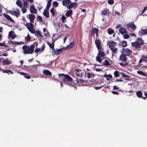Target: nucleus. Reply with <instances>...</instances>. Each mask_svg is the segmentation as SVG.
I'll use <instances>...</instances> for the list:
<instances>
[{
  "instance_id": "1",
  "label": "nucleus",
  "mask_w": 147,
  "mask_h": 147,
  "mask_svg": "<svg viewBox=\"0 0 147 147\" xmlns=\"http://www.w3.org/2000/svg\"><path fill=\"white\" fill-rule=\"evenodd\" d=\"M37 47L38 45V43L35 42L33 44L31 45L30 46L26 45L23 46L22 49L23 50V53L26 54H32L34 53V49L35 47V45Z\"/></svg>"
},
{
  "instance_id": "2",
  "label": "nucleus",
  "mask_w": 147,
  "mask_h": 147,
  "mask_svg": "<svg viewBox=\"0 0 147 147\" xmlns=\"http://www.w3.org/2000/svg\"><path fill=\"white\" fill-rule=\"evenodd\" d=\"M144 41L141 38H137L136 41L131 43L132 46L135 48L134 50H140L141 46L144 45Z\"/></svg>"
},
{
  "instance_id": "3",
  "label": "nucleus",
  "mask_w": 147,
  "mask_h": 147,
  "mask_svg": "<svg viewBox=\"0 0 147 147\" xmlns=\"http://www.w3.org/2000/svg\"><path fill=\"white\" fill-rule=\"evenodd\" d=\"M58 75L59 77H62L61 80L63 82L67 84H69V86H73V85L71 84L72 79L71 78L69 75L66 74L65 75L62 74H59Z\"/></svg>"
},
{
  "instance_id": "4",
  "label": "nucleus",
  "mask_w": 147,
  "mask_h": 147,
  "mask_svg": "<svg viewBox=\"0 0 147 147\" xmlns=\"http://www.w3.org/2000/svg\"><path fill=\"white\" fill-rule=\"evenodd\" d=\"M16 10L15 11L10 10L9 13L11 14L18 18L20 15V12L18 8L16 9Z\"/></svg>"
},
{
  "instance_id": "5",
  "label": "nucleus",
  "mask_w": 147,
  "mask_h": 147,
  "mask_svg": "<svg viewBox=\"0 0 147 147\" xmlns=\"http://www.w3.org/2000/svg\"><path fill=\"white\" fill-rule=\"evenodd\" d=\"M76 76L77 77H78L80 78H82L84 73V71L82 70L77 69L76 70Z\"/></svg>"
},
{
  "instance_id": "6",
  "label": "nucleus",
  "mask_w": 147,
  "mask_h": 147,
  "mask_svg": "<svg viewBox=\"0 0 147 147\" xmlns=\"http://www.w3.org/2000/svg\"><path fill=\"white\" fill-rule=\"evenodd\" d=\"M95 43L98 50L101 49V41L99 39H97L96 38V39L95 40Z\"/></svg>"
},
{
  "instance_id": "7",
  "label": "nucleus",
  "mask_w": 147,
  "mask_h": 147,
  "mask_svg": "<svg viewBox=\"0 0 147 147\" xmlns=\"http://www.w3.org/2000/svg\"><path fill=\"white\" fill-rule=\"evenodd\" d=\"M78 5V4L76 2H71L69 3L67 6V8L70 9L72 8H76Z\"/></svg>"
},
{
  "instance_id": "8",
  "label": "nucleus",
  "mask_w": 147,
  "mask_h": 147,
  "mask_svg": "<svg viewBox=\"0 0 147 147\" xmlns=\"http://www.w3.org/2000/svg\"><path fill=\"white\" fill-rule=\"evenodd\" d=\"M116 44V42L113 41H108L107 43V45L109 46L110 48L115 47Z\"/></svg>"
},
{
  "instance_id": "9",
  "label": "nucleus",
  "mask_w": 147,
  "mask_h": 147,
  "mask_svg": "<svg viewBox=\"0 0 147 147\" xmlns=\"http://www.w3.org/2000/svg\"><path fill=\"white\" fill-rule=\"evenodd\" d=\"M131 50L128 49H123L122 53L126 56H129L131 54Z\"/></svg>"
},
{
  "instance_id": "10",
  "label": "nucleus",
  "mask_w": 147,
  "mask_h": 147,
  "mask_svg": "<svg viewBox=\"0 0 147 147\" xmlns=\"http://www.w3.org/2000/svg\"><path fill=\"white\" fill-rule=\"evenodd\" d=\"M127 28H131L132 30H134L136 29V26L134 23H130L126 25Z\"/></svg>"
},
{
  "instance_id": "11",
  "label": "nucleus",
  "mask_w": 147,
  "mask_h": 147,
  "mask_svg": "<svg viewBox=\"0 0 147 147\" xmlns=\"http://www.w3.org/2000/svg\"><path fill=\"white\" fill-rule=\"evenodd\" d=\"M30 13H32L36 14L37 12V10L33 5H32L30 6Z\"/></svg>"
},
{
  "instance_id": "12",
  "label": "nucleus",
  "mask_w": 147,
  "mask_h": 147,
  "mask_svg": "<svg viewBox=\"0 0 147 147\" xmlns=\"http://www.w3.org/2000/svg\"><path fill=\"white\" fill-rule=\"evenodd\" d=\"M27 27L29 31L31 33H35L36 32L35 29L33 28H30L28 23H27L25 25H24Z\"/></svg>"
},
{
  "instance_id": "13",
  "label": "nucleus",
  "mask_w": 147,
  "mask_h": 147,
  "mask_svg": "<svg viewBox=\"0 0 147 147\" xmlns=\"http://www.w3.org/2000/svg\"><path fill=\"white\" fill-rule=\"evenodd\" d=\"M99 30L97 28H93L92 30L91 31L90 34L91 36H94V35L97 32H98Z\"/></svg>"
},
{
  "instance_id": "14",
  "label": "nucleus",
  "mask_w": 147,
  "mask_h": 147,
  "mask_svg": "<svg viewBox=\"0 0 147 147\" xmlns=\"http://www.w3.org/2000/svg\"><path fill=\"white\" fill-rule=\"evenodd\" d=\"M119 60L120 61L125 62L127 60V58L126 55L122 54L120 55Z\"/></svg>"
},
{
  "instance_id": "15",
  "label": "nucleus",
  "mask_w": 147,
  "mask_h": 147,
  "mask_svg": "<svg viewBox=\"0 0 147 147\" xmlns=\"http://www.w3.org/2000/svg\"><path fill=\"white\" fill-rule=\"evenodd\" d=\"M119 30V32L121 34H124L127 33L126 29L123 27H121Z\"/></svg>"
},
{
  "instance_id": "16",
  "label": "nucleus",
  "mask_w": 147,
  "mask_h": 147,
  "mask_svg": "<svg viewBox=\"0 0 147 147\" xmlns=\"http://www.w3.org/2000/svg\"><path fill=\"white\" fill-rule=\"evenodd\" d=\"M139 36H142V35L144 34H147V29L143 30L142 29L139 32Z\"/></svg>"
},
{
  "instance_id": "17",
  "label": "nucleus",
  "mask_w": 147,
  "mask_h": 147,
  "mask_svg": "<svg viewBox=\"0 0 147 147\" xmlns=\"http://www.w3.org/2000/svg\"><path fill=\"white\" fill-rule=\"evenodd\" d=\"M3 16L9 21L12 22H14V20L8 15L6 13H4L3 14Z\"/></svg>"
},
{
  "instance_id": "18",
  "label": "nucleus",
  "mask_w": 147,
  "mask_h": 147,
  "mask_svg": "<svg viewBox=\"0 0 147 147\" xmlns=\"http://www.w3.org/2000/svg\"><path fill=\"white\" fill-rule=\"evenodd\" d=\"M28 18L30 20V22H34V20L35 19V16L34 15L30 14H29Z\"/></svg>"
},
{
  "instance_id": "19",
  "label": "nucleus",
  "mask_w": 147,
  "mask_h": 147,
  "mask_svg": "<svg viewBox=\"0 0 147 147\" xmlns=\"http://www.w3.org/2000/svg\"><path fill=\"white\" fill-rule=\"evenodd\" d=\"M43 14L46 17L49 18V9H45L43 13Z\"/></svg>"
},
{
  "instance_id": "20",
  "label": "nucleus",
  "mask_w": 147,
  "mask_h": 147,
  "mask_svg": "<svg viewBox=\"0 0 147 147\" xmlns=\"http://www.w3.org/2000/svg\"><path fill=\"white\" fill-rule=\"evenodd\" d=\"M54 40H53L52 41V43L49 42V41H47V44L48 45L50 48L51 49H52V50H53L54 49Z\"/></svg>"
},
{
  "instance_id": "21",
  "label": "nucleus",
  "mask_w": 147,
  "mask_h": 147,
  "mask_svg": "<svg viewBox=\"0 0 147 147\" xmlns=\"http://www.w3.org/2000/svg\"><path fill=\"white\" fill-rule=\"evenodd\" d=\"M74 41L71 42L69 45L64 48V50H68L70 49L74 46Z\"/></svg>"
},
{
  "instance_id": "22",
  "label": "nucleus",
  "mask_w": 147,
  "mask_h": 147,
  "mask_svg": "<svg viewBox=\"0 0 147 147\" xmlns=\"http://www.w3.org/2000/svg\"><path fill=\"white\" fill-rule=\"evenodd\" d=\"M11 63V61L9 60L8 58H6V60H4L2 62V64L3 65L10 64Z\"/></svg>"
},
{
  "instance_id": "23",
  "label": "nucleus",
  "mask_w": 147,
  "mask_h": 147,
  "mask_svg": "<svg viewBox=\"0 0 147 147\" xmlns=\"http://www.w3.org/2000/svg\"><path fill=\"white\" fill-rule=\"evenodd\" d=\"M64 50V48L63 47L59 49L56 51H54V53L56 55H59L61 52L63 51V50Z\"/></svg>"
},
{
  "instance_id": "24",
  "label": "nucleus",
  "mask_w": 147,
  "mask_h": 147,
  "mask_svg": "<svg viewBox=\"0 0 147 147\" xmlns=\"http://www.w3.org/2000/svg\"><path fill=\"white\" fill-rule=\"evenodd\" d=\"M43 73L46 76H52L51 73L49 71L47 70H44Z\"/></svg>"
},
{
  "instance_id": "25",
  "label": "nucleus",
  "mask_w": 147,
  "mask_h": 147,
  "mask_svg": "<svg viewBox=\"0 0 147 147\" xmlns=\"http://www.w3.org/2000/svg\"><path fill=\"white\" fill-rule=\"evenodd\" d=\"M71 2L70 0H63L62 2V4L65 6H67L68 4Z\"/></svg>"
},
{
  "instance_id": "26",
  "label": "nucleus",
  "mask_w": 147,
  "mask_h": 147,
  "mask_svg": "<svg viewBox=\"0 0 147 147\" xmlns=\"http://www.w3.org/2000/svg\"><path fill=\"white\" fill-rule=\"evenodd\" d=\"M72 13L73 12L72 10H67L65 13V15L67 17H68L70 16L72 14Z\"/></svg>"
},
{
  "instance_id": "27",
  "label": "nucleus",
  "mask_w": 147,
  "mask_h": 147,
  "mask_svg": "<svg viewBox=\"0 0 147 147\" xmlns=\"http://www.w3.org/2000/svg\"><path fill=\"white\" fill-rule=\"evenodd\" d=\"M16 4L20 8H22L23 6L21 1L20 0H17L16 2Z\"/></svg>"
},
{
  "instance_id": "28",
  "label": "nucleus",
  "mask_w": 147,
  "mask_h": 147,
  "mask_svg": "<svg viewBox=\"0 0 147 147\" xmlns=\"http://www.w3.org/2000/svg\"><path fill=\"white\" fill-rule=\"evenodd\" d=\"M98 55L100 57H103L105 55V53L103 51L100 50H98Z\"/></svg>"
},
{
  "instance_id": "29",
  "label": "nucleus",
  "mask_w": 147,
  "mask_h": 147,
  "mask_svg": "<svg viewBox=\"0 0 147 147\" xmlns=\"http://www.w3.org/2000/svg\"><path fill=\"white\" fill-rule=\"evenodd\" d=\"M111 64L109 62V61L107 60H105L102 62L101 65L109 66Z\"/></svg>"
},
{
  "instance_id": "30",
  "label": "nucleus",
  "mask_w": 147,
  "mask_h": 147,
  "mask_svg": "<svg viewBox=\"0 0 147 147\" xmlns=\"http://www.w3.org/2000/svg\"><path fill=\"white\" fill-rule=\"evenodd\" d=\"M23 2L24 7L28 8L29 4L28 0H23Z\"/></svg>"
},
{
  "instance_id": "31",
  "label": "nucleus",
  "mask_w": 147,
  "mask_h": 147,
  "mask_svg": "<svg viewBox=\"0 0 147 147\" xmlns=\"http://www.w3.org/2000/svg\"><path fill=\"white\" fill-rule=\"evenodd\" d=\"M110 50L112 51V55H113L115 54H116L117 51V49L116 47H113L110 48Z\"/></svg>"
},
{
  "instance_id": "32",
  "label": "nucleus",
  "mask_w": 147,
  "mask_h": 147,
  "mask_svg": "<svg viewBox=\"0 0 147 147\" xmlns=\"http://www.w3.org/2000/svg\"><path fill=\"white\" fill-rule=\"evenodd\" d=\"M20 74L24 76V77L27 79H30V77L27 73H25L23 72L20 73Z\"/></svg>"
},
{
  "instance_id": "33",
  "label": "nucleus",
  "mask_w": 147,
  "mask_h": 147,
  "mask_svg": "<svg viewBox=\"0 0 147 147\" xmlns=\"http://www.w3.org/2000/svg\"><path fill=\"white\" fill-rule=\"evenodd\" d=\"M13 31H11L9 32V36L13 39L15 38L16 37V35L13 34Z\"/></svg>"
},
{
  "instance_id": "34",
  "label": "nucleus",
  "mask_w": 147,
  "mask_h": 147,
  "mask_svg": "<svg viewBox=\"0 0 147 147\" xmlns=\"http://www.w3.org/2000/svg\"><path fill=\"white\" fill-rule=\"evenodd\" d=\"M0 71H2L3 73H6L7 74L10 73L11 74H13V72L11 70H3L1 69Z\"/></svg>"
},
{
  "instance_id": "35",
  "label": "nucleus",
  "mask_w": 147,
  "mask_h": 147,
  "mask_svg": "<svg viewBox=\"0 0 147 147\" xmlns=\"http://www.w3.org/2000/svg\"><path fill=\"white\" fill-rule=\"evenodd\" d=\"M87 76L88 79H90V78H92L94 77L95 75L94 74H92V73L88 72L87 74Z\"/></svg>"
},
{
  "instance_id": "36",
  "label": "nucleus",
  "mask_w": 147,
  "mask_h": 147,
  "mask_svg": "<svg viewBox=\"0 0 147 147\" xmlns=\"http://www.w3.org/2000/svg\"><path fill=\"white\" fill-rule=\"evenodd\" d=\"M136 94L138 98H142V93L141 91H139L136 92Z\"/></svg>"
},
{
  "instance_id": "37",
  "label": "nucleus",
  "mask_w": 147,
  "mask_h": 147,
  "mask_svg": "<svg viewBox=\"0 0 147 147\" xmlns=\"http://www.w3.org/2000/svg\"><path fill=\"white\" fill-rule=\"evenodd\" d=\"M120 45L123 47H126L127 46V42L125 41H123L120 43Z\"/></svg>"
},
{
  "instance_id": "38",
  "label": "nucleus",
  "mask_w": 147,
  "mask_h": 147,
  "mask_svg": "<svg viewBox=\"0 0 147 147\" xmlns=\"http://www.w3.org/2000/svg\"><path fill=\"white\" fill-rule=\"evenodd\" d=\"M107 32L109 35H111L114 33V31L111 28H109L107 30Z\"/></svg>"
},
{
  "instance_id": "39",
  "label": "nucleus",
  "mask_w": 147,
  "mask_h": 147,
  "mask_svg": "<svg viewBox=\"0 0 147 147\" xmlns=\"http://www.w3.org/2000/svg\"><path fill=\"white\" fill-rule=\"evenodd\" d=\"M52 0H49L48 1L47 5L46 6V9H49L51 5V3Z\"/></svg>"
},
{
  "instance_id": "40",
  "label": "nucleus",
  "mask_w": 147,
  "mask_h": 147,
  "mask_svg": "<svg viewBox=\"0 0 147 147\" xmlns=\"http://www.w3.org/2000/svg\"><path fill=\"white\" fill-rule=\"evenodd\" d=\"M137 73L139 74L140 75L143 76H146L147 77V75H146L145 73H144V72L142 71H137Z\"/></svg>"
},
{
  "instance_id": "41",
  "label": "nucleus",
  "mask_w": 147,
  "mask_h": 147,
  "mask_svg": "<svg viewBox=\"0 0 147 147\" xmlns=\"http://www.w3.org/2000/svg\"><path fill=\"white\" fill-rule=\"evenodd\" d=\"M109 11L108 9H105L101 11L102 14V15H106L108 13V11Z\"/></svg>"
},
{
  "instance_id": "42",
  "label": "nucleus",
  "mask_w": 147,
  "mask_h": 147,
  "mask_svg": "<svg viewBox=\"0 0 147 147\" xmlns=\"http://www.w3.org/2000/svg\"><path fill=\"white\" fill-rule=\"evenodd\" d=\"M120 65L122 67H125L129 64V63L127 62H125V63H123L121 62V63H119Z\"/></svg>"
},
{
  "instance_id": "43",
  "label": "nucleus",
  "mask_w": 147,
  "mask_h": 147,
  "mask_svg": "<svg viewBox=\"0 0 147 147\" xmlns=\"http://www.w3.org/2000/svg\"><path fill=\"white\" fill-rule=\"evenodd\" d=\"M36 35L37 36V35H38L41 38H42L43 37V36L41 34L40 32L39 31H36L35 32Z\"/></svg>"
},
{
  "instance_id": "44",
  "label": "nucleus",
  "mask_w": 147,
  "mask_h": 147,
  "mask_svg": "<svg viewBox=\"0 0 147 147\" xmlns=\"http://www.w3.org/2000/svg\"><path fill=\"white\" fill-rule=\"evenodd\" d=\"M25 40L27 41H30L31 40V37L29 34L25 37Z\"/></svg>"
},
{
  "instance_id": "45",
  "label": "nucleus",
  "mask_w": 147,
  "mask_h": 147,
  "mask_svg": "<svg viewBox=\"0 0 147 147\" xmlns=\"http://www.w3.org/2000/svg\"><path fill=\"white\" fill-rule=\"evenodd\" d=\"M114 74L115 77H119V73L118 71H114Z\"/></svg>"
},
{
  "instance_id": "46",
  "label": "nucleus",
  "mask_w": 147,
  "mask_h": 147,
  "mask_svg": "<svg viewBox=\"0 0 147 147\" xmlns=\"http://www.w3.org/2000/svg\"><path fill=\"white\" fill-rule=\"evenodd\" d=\"M100 57L99 56H97L96 57V60L97 61L101 63L102 62V60Z\"/></svg>"
},
{
  "instance_id": "47",
  "label": "nucleus",
  "mask_w": 147,
  "mask_h": 147,
  "mask_svg": "<svg viewBox=\"0 0 147 147\" xmlns=\"http://www.w3.org/2000/svg\"><path fill=\"white\" fill-rule=\"evenodd\" d=\"M84 80L82 79H79L78 78L77 79V83L78 84H82Z\"/></svg>"
},
{
  "instance_id": "48",
  "label": "nucleus",
  "mask_w": 147,
  "mask_h": 147,
  "mask_svg": "<svg viewBox=\"0 0 147 147\" xmlns=\"http://www.w3.org/2000/svg\"><path fill=\"white\" fill-rule=\"evenodd\" d=\"M120 74H121V76L122 77H126L128 78L130 77V76L127 75L126 74L123 72L120 73Z\"/></svg>"
},
{
  "instance_id": "49",
  "label": "nucleus",
  "mask_w": 147,
  "mask_h": 147,
  "mask_svg": "<svg viewBox=\"0 0 147 147\" xmlns=\"http://www.w3.org/2000/svg\"><path fill=\"white\" fill-rule=\"evenodd\" d=\"M142 61H144V55H142L141 58L139 60V64L142 65V64H141L140 63L142 62Z\"/></svg>"
},
{
  "instance_id": "50",
  "label": "nucleus",
  "mask_w": 147,
  "mask_h": 147,
  "mask_svg": "<svg viewBox=\"0 0 147 147\" xmlns=\"http://www.w3.org/2000/svg\"><path fill=\"white\" fill-rule=\"evenodd\" d=\"M27 7H24L22 9H21L23 13H26L27 11V9H26L27 8Z\"/></svg>"
},
{
  "instance_id": "51",
  "label": "nucleus",
  "mask_w": 147,
  "mask_h": 147,
  "mask_svg": "<svg viewBox=\"0 0 147 147\" xmlns=\"http://www.w3.org/2000/svg\"><path fill=\"white\" fill-rule=\"evenodd\" d=\"M66 19V17L64 16L63 15L62 16L61 18V19L62 20V21L63 22H65V20Z\"/></svg>"
},
{
  "instance_id": "52",
  "label": "nucleus",
  "mask_w": 147,
  "mask_h": 147,
  "mask_svg": "<svg viewBox=\"0 0 147 147\" xmlns=\"http://www.w3.org/2000/svg\"><path fill=\"white\" fill-rule=\"evenodd\" d=\"M50 11L52 14L53 16H54L55 15L54 9L53 8H52L50 10Z\"/></svg>"
},
{
  "instance_id": "53",
  "label": "nucleus",
  "mask_w": 147,
  "mask_h": 147,
  "mask_svg": "<svg viewBox=\"0 0 147 147\" xmlns=\"http://www.w3.org/2000/svg\"><path fill=\"white\" fill-rule=\"evenodd\" d=\"M108 3L109 4L112 5L114 3V1L113 0H108Z\"/></svg>"
},
{
  "instance_id": "54",
  "label": "nucleus",
  "mask_w": 147,
  "mask_h": 147,
  "mask_svg": "<svg viewBox=\"0 0 147 147\" xmlns=\"http://www.w3.org/2000/svg\"><path fill=\"white\" fill-rule=\"evenodd\" d=\"M45 48V44H43L42 46L41 49H40L41 52H42L44 50Z\"/></svg>"
},
{
  "instance_id": "55",
  "label": "nucleus",
  "mask_w": 147,
  "mask_h": 147,
  "mask_svg": "<svg viewBox=\"0 0 147 147\" xmlns=\"http://www.w3.org/2000/svg\"><path fill=\"white\" fill-rule=\"evenodd\" d=\"M147 10V7H145L142 11L141 13L140 14V15H142L146 10Z\"/></svg>"
},
{
  "instance_id": "56",
  "label": "nucleus",
  "mask_w": 147,
  "mask_h": 147,
  "mask_svg": "<svg viewBox=\"0 0 147 147\" xmlns=\"http://www.w3.org/2000/svg\"><path fill=\"white\" fill-rule=\"evenodd\" d=\"M53 5L54 6H55L56 7H57L58 6V4L57 1H54L53 3Z\"/></svg>"
},
{
  "instance_id": "57",
  "label": "nucleus",
  "mask_w": 147,
  "mask_h": 147,
  "mask_svg": "<svg viewBox=\"0 0 147 147\" xmlns=\"http://www.w3.org/2000/svg\"><path fill=\"white\" fill-rule=\"evenodd\" d=\"M40 48H38L37 47L35 49L34 52H35L36 53H38V52H39L40 51Z\"/></svg>"
},
{
  "instance_id": "58",
  "label": "nucleus",
  "mask_w": 147,
  "mask_h": 147,
  "mask_svg": "<svg viewBox=\"0 0 147 147\" xmlns=\"http://www.w3.org/2000/svg\"><path fill=\"white\" fill-rule=\"evenodd\" d=\"M123 36V38L125 39H127L129 37V35L127 34H125Z\"/></svg>"
},
{
  "instance_id": "59",
  "label": "nucleus",
  "mask_w": 147,
  "mask_h": 147,
  "mask_svg": "<svg viewBox=\"0 0 147 147\" xmlns=\"http://www.w3.org/2000/svg\"><path fill=\"white\" fill-rule=\"evenodd\" d=\"M34 22H30V23H29V26H30V28H33L34 27V25L32 24V23H33Z\"/></svg>"
},
{
  "instance_id": "60",
  "label": "nucleus",
  "mask_w": 147,
  "mask_h": 147,
  "mask_svg": "<svg viewBox=\"0 0 147 147\" xmlns=\"http://www.w3.org/2000/svg\"><path fill=\"white\" fill-rule=\"evenodd\" d=\"M11 42L13 45L15 44H19V43L18 42H16L15 41H11Z\"/></svg>"
},
{
  "instance_id": "61",
  "label": "nucleus",
  "mask_w": 147,
  "mask_h": 147,
  "mask_svg": "<svg viewBox=\"0 0 147 147\" xmlns=\"http://www.w3.org/2000/svg\"><path fill=\"white\" fill-rule=\"evenodd\" d=\"M123 82V80H121V79H117L116 80L114 81V82Z\"/></svg>"
},
{
  "instance_id": "62",
  "label": "nucleus",
  "mask_w": 147,
  "mask_h": 147,
  "mask_svg": "<svg viewBox=\"0 0 147 147\" xmlns=\"http://www.w3.org/2000/svg\"><path fill=\"white\" fill-rule=\"evenodd\" d=\"M111 92L114 94H119V93L118 92L115 91H112Z\"/></svg>"
},
{
  "instance_id": "63",
  "label": "nucleus",
  "mask_w": 147,
  "mask_h": 147,
  "mask_svg": "<svg viewBox=\"0 0 147 147\" xmlns=\"http://www.w3.org/2000/svg\"><path fill=\"white\" fill-rule=\"evenodd\" d=\"M144 61L147 63V56H145L144 55Z\"/></svg>"
},
{
  "instance_id": "64",
  "label": "nucleus",
  "mask_w": 147,
  "mask_h": 147,
  "mask_svg": "<svg viewBox=\"0 0 147 147\" xmlns=\"http://www.w3.org/2000/svg\"><path fill=\"white\" fill-rule=\"evenodd\" d=\"M37 18L40 20V21L41 22L42 21V19L41 16H38L37 17Z\"/></svg>"
}]
</instances>
